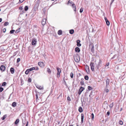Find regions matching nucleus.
<instances>
[{
	"label": "nucleus",
	"mask_w": 126,
	"mask_h": 126,
	"mask_svg": "<svg viewBox=\"0 0 126 126\" xmlns=\"http://www.w3.org/2000/svg\"><path fill=\"white\" fill-rule=\"evenodd\" d=\"M70 4V5L71 6L74 11H76V7L75 4L72 1L69 0L68 2V4Z\"/></svg>",
	"instance_id": "1"
},
{
	"label": "nucleus",
	"mask_w": 126,
	"mask_h": 126,
	"mask_svg": "<svg viewBox=\"0 0 126 126\" xmlns=\"http://www.w3.org/2000/svg\"><path fill=\"white\" fill-rule=\"evenodd\" d=\"M74 59L76 62L78 63L80 60V57L78 54H77L75 55L74 56Z\"/></svg>",
	"instance_id": "2"
},
{
	"label": "nucleus",
	"mask_w": 126,
	"mask_h": 126,
	"mask_svg": "<svg viewBox=\"0 0 126 126\" xmlns=\"http://www.w3.org/2000/svg\"><path fill=\"white\" fill-rule=\"evenodd\" d=\"M57 77L59 78L60 77V74L61 72V70L60 68L59 67H57Z\"/></svg>",
	"instance_id": "3"
},
{
	"label": "nucleus",
	"mask_w": 126,
	"mask_h": 126,
	"mask_svg": "<svg viewBox=\"0 0 126 126\" xmlns=\"http://www.w3.org/2000/svg\"><path fill=\"white\" fill-rule=\"evenodd\" d=\"M89 47L90 48H91V51L93 52L94 51V46L93 44L91 42L90 43Z\"/></svg>",
	"instance_id": "4"
},
{
	"label": "nucleus",
	"mask_w": 126,
	"mask_h": 126,
	"mask_svg": "<svg viewBox=\"0 0 126 126\" xmlns=\"http://www.w3.org/2000/svg\"><path fill=\"white\" fill-rule=\"evenodd\" d=\"M90 66H91L92 70L93 71H94V63L92 62H91L90 64Z\"/></svg>",
	"instance_id": "5"
},
{
	"label": "nucleus",
	"mask_w": 126,
	"mask_h": 126,
	"mask_svg": "<svg viewBox=\"0 0 126 126\" xmlns=\"http://www.w3.org/2000/svg\"><path fill=\"white\" fill-rule=\"evenodd\" d=\"M85 89V88L82 87H81L79 90V91L78 93V94L79 95H80L81 93V92Z\"/></svg>",
	"instance_id": "6"
},
{
	"label": "nucleus",
	"mask_w": 126,
	"mask_h": 126,
	"mask_svg": "<svg viewBox=\"0 0 126 126\" xmlns=\"http://www.w3.org/2000/svg\"><path fill=\"white\" fill-rule=\"evenodd\" d=\"M38 64L40 66L43 67L45 66V64L44 63L41 62H39L38 63Z\"/></svg>",
	"instance_id": "7"
},
{
	"label": "nucleus",
	"mask_w": 126,
	"mask_h": 126,
	"mask_svg": "<svg viewBox=\"0 0 126 126\" xmlns=\"http://www.w3.org/2000/svg\"><path fill=\"white\" fill-rule=\"evenodd\" d=\"M85 69L87 73H89L90 72L89 66L88 65H86L85 67Z\"/></svg>",
	"instance_id": "8"
},
{
	"label": "nucleus",
	"mask_w": 126,
	"mask_h": 126,
	"mask_svg": "<svg viewBox=\"0 0 126 126\" xmlns=\"http://www.w3.org/2000/svg\"><path fill=\"white\" fill-rule=\"evenodd\" d=\"M36 43V40L35 39H32V44L33 45H35Z\"/></svg>",
	"instance_id": "9"
},
{
	"label": "nucleus",
	"mask_w": 126,
	"mask_h": 126,
	"mask_svg": "<svg viewBox=\"0 0 126 126\" xmlns=\"http://www.w3.org/2000/svg\"><path fill=\"white\" fill-rule=\"evenodd\" d=\"M36 87L40 90H43V87L42 86H40L39 85H36Z\"/></svg>",
	"instance_id": "10"
},
{
	"label": "nucleus",
	"mask_w": 126,
	"mask_h": 126,
	"mask_svg": "<svg viewBox=\"0 0 126 126\" xmlns=\"http://www.w3.org/2000/svg\"><path fill=\"white\" fill-rule=\"evenodd\" d=\"M46 18H44L43 19L42 22V24L43 25L45 24L46 23Z\"/></svg>",
	"instance_id": "11"
},
{
	"label": "nucleus",
	"mask_w": 126,
	"mask_h": 126,
	"mask_svg": "<svg viewBox=\"0 0 126 126\" xmlns=\"http://www.w3.org/2000/svg\"><path fill=\"white\" fill-rule=\"evenodd\" d=\"M80 41L79 40H78L77 41V46L78 47H80L81 46V44L80 43Z\"/></svg>",
	"instance_id": "12"
},
{
	"label": "nucleus",
	"mask_w": 126,
	"mask_h": 126,
	"mask_svg": "<svg viewBox=\"0 0 126 126\" xmlns=\"http://www.w3.org/2000/svg\"><path fill=\"white\" fill-rule=\"evenodd\" d=\"M105 19L107 25L109 26L110 25V23L109 21L108 20L106 17H105Z\"/></svg>",
	"instance_id": "13"
},
{
	"label": "nucleus",
	"mask_w": 126,
	"mask_h": 126,
	"mask_svg": "<svg viewBox=\"0 0 126 126\" xmlns=\"http://www.w3.org/2000/svg\"><path fill=\"white\" fill-rule=\"evenodd\" d=\"M75 51L77 52H79L80 51V50L79 48L78 47H76L75 49Z\"/></svg>",
	"instance_id": "14"
},
{
	"label": "nucleus",
	"mask_w": 126,
	"mask_h": 126,
	"mask_svg": "<svg viewBox=\"0 0 126 126\" xmlns=\"http://www.w3.org/2000/svg\"><path fill=\"white\" fill-rule=\"evenodd\" d=\"M5 69V66L3 65L1 66L0 67V69L2 71H4Z\"/></svg>",
	"instance_id": "15"
},
{
	"label": "nucleus",
	"mask_w": 126,
	"mask_h": 126,
	"mask_svg": "<svg viewBox=\"0 0 126 126\" xmlns=\"http://www.w3.org/2000/svg\"><path fill=\"white\" fill-rule=\"evenodd\" d=\"M84 118V115L83 113L81 114V122L82 123H83V119Z\"/></svg>",
	"instance_id": "16"
},
{
	"label": "nucleus",
	"mask_w": 126,
	"mask_h": 126,
	"mask_svg": "<svg viewBox=\"0 0 126 126\" xmlns=\"http://www.w3.org/2000/svg\"><path fill=\"white\" fill-rule=\"evenodd\" d=\"M109 79H107L106 80V87H107L109 85Z\"/></svg>",
	"instance_id": "17"
},
{
	"label": "nucleus",
	"mask_w": 126,
	"mask_h": 126,
	"mask_svg": "<svg viewBox=\"0 0 126 126\" xmlns=\"http://www.w3.org/2000/svg\"><path fill=\"white\" fill-rule=\"evenodd\" d=\"M34 27V30H33L34 31H38V30L39 29V28L38 27L37 28L36 26H33Z\"/></svg>",
	"instance_id": "18"
},
{
	"label": "nucleus",
	"mask_w": 126,
	"mask_h": 126,
	"mask_svg": "<svg viewBox=\"0 0 126 126\" xmlns=\"http://www.w3.org/2000/svg\"><path fill=\"white\" fill-rule=\"evenodd\" d=\"M10 71L12 74H14V69L13 68H10Z\"/></svg>",
	"instance_id": "19"
},
{
	"label": "nucleus",
	"mask_w": 126,
	"mask_h": 126,
	"mask_svg": "<svg viewBox=\"0 0 126 126\" xmlns=\"http://www.w3.org/2000/svg\"><path fill=\"white\" fill-rule=\"evenodd\" d=\"M29 72L35 69V68L34 67L31 68L30 69H28Z\"/></svg>",
	"instance_id": "20"
},
{
	"label": "nucleus",
	"mask_w": 126,
	"mask_h": 126,
	"mask_svg": "<svg viewBox=\"0 0 126 126\" xmlns=\"http://www.w3.org/2000/svg\"><path fill=\"white\" fill-rule=\"evenodd\" d=\"M79 111L80 112H81L83 111V110L82 108L81 107H80L79 108Z\"/></svg>",
	"instance_id": "21"
},
{
	"label": "nucleus",
	"mask_w": 126,
	"mask_h": 126,
	"mask_svg": "<svg viewBox=\"0 0 126 126\" xmlns=\"http://www.w3.org/2000/svg\"><path fill=\"white\" fill-rule=\"evenodd\" d=\"M16 102H14L12 104V106L13 107H15L16 106Z\"/></svg>",
	"instance_id": "22"
},
{
	"label": "nucleus",
	"mask_w": 126,
	"mask_h": 126,
	"mask_svg": "<svg viewBox=\"0 0 126 126\" xmlns=\"http://www.w3.org/2000/svg\"><path fill=\"white\" fill-rule=\"evenodd\" d=\"M19 119H17L15 122V124H16L19 122Z\"/></svg>",
	"instance_id": "23"
},
{
	"label": "nucleus",
	"mask_w": 126,
	"mask_h": 126,
	"mask_svg": "<svg viewBox=\"0 0 126 126\" xmlns=\"http://www.w3.org/2000/svg\"><path fill=\"white\" fill-rule=\"evenodd\" d=\"M26 122V121L25 119L24 120L22 119V123L23 125H25Z\"/></svg>",
	"instance_id": "24"
},
{
	"label": "nucleus",
	"mask_w": 126,
	"mask_h": 126,
	"mask_svg": "<svg viewBox=\"0 0 126 126\" xmlns=\"http://www.w3.org/2000/svg\"><path fill=\"white\" fill-rule=\"evenodd\" d=\"M6 117L7 115H5L3 116V117H2L1 118V119L2 120H4V119Z\"/></svg>",
	"instance_id": "25"
},
{
	"label": "nucleus",
	"mask_w": 126,
	"mask_h": 126,
	"mask_svg": "<svg viewBox=\"0 0 126 126\" xmlns=\"http://www.w3.org/2000/svg\"><path fill=\"white\" fill-rule=\"evenodd\" d=\"M88 89L89 90H92V88L90 86H88Z\"/></svg>",
	"instance_id": "26"
},
{
	"label": "nucleus",
	"mask_w": 126,
	"mask_h": 126,
	"mask_svg": "<svg viewBox=\"0 0 126 126\" xmlns=\"http://www.w3.org/2000/svg\"><path fill=\"white\" fill-rule=\"evenodd\" d=\"M119 123L120 125H123V122L121 120L119 121Z\"/></svg>",
	"instance_id": "27"
},
{
	"label": "nucleus",
	"mask_w": 126,
	"mask_h": 126,
	"mask_svg": "<svg viewBox=\"0 0 126 126\" xmlns=\"http://www.w3.org/2000/svg\"><path fill=\"white\" fill-rule=\"evenodd\" d=\"M28 8L27 6H26L24 8L25 10L26 11H27L28 10Z\"/></svg>",
	"instance_id": "28"
},
{
	"label": "nucleus",
	"mask_w": 126,
	"mask_h": 126,
	"mask_svg": "<svg viewBox=\"0 0 126 126\" xmlns=\"http://www.w3.org/2000/svg\"><path fill=\"white\" fill-rule=\"evenodd\" d=\"M113 106V103L112 102L111 104H110L109 107L110 108H112Z\"/></svg>",
	"instance_id": "29"
},
{
	"label": "nucleus",
	"mask_w": 126,
	"mask_h": 126,
	"mask_svg": "<svg viewBox=\"0 0 126 126\" xmlns=\"http://www.w3.org/2000/svg\"><path fill=\"white\" fill-rule=\"evenodd\" d=\"M9 24V23L8 22H5L4 24V26H7V25H8Z\"/></svg>",
	"instance_id": "30"
},
{
	"label": "nucleus",
	"mask_w": 126,
	"mask_h": 126,
	"mask_svg": "<svg viewBox=\"0 0 126 126\" xmlns=\"http://www.w3.org/2000/svg\"><path fill=\"white\" fill-rule=\"evenodd\" d=\"M92 119L93 120L94 119V115L93 113L91 114Z\"/></svg>",
	"instance_id": "31"
},
{
	"label": "nucleus",
	"mask_w": 126,
	"mask_h": 126,
	"mask_svg": "<svg viewBox=\"0 0 126 126\" xmlns=\"http://www.w3.org/2000/svg\"><path fill=\"white\" fill-rule=\"evenodd\" d=\"M47 71L48 73H50L51 72V71L50 69L49 68H47Z\"/></svg>",
	"instance_id": "32"
},
{
	"label": "nucleus",
	"mask_w": 126,
	"mask_h": 126,
	"mask_svg": "<svg viewBox=\"0 0 126 126\" xmlns=\"http://www.w3.org/2000/svg\"><path fill=\"white\" fill-rule=\"evenodd\" d=\"M30 72L27 69L25 72L26 74L27 75L28 74L29 72Z\"/></svg>",
	"instance_id": "33"
},
{
	"label": "nucleus",
	"mask_w": 126,
	"mask_h": 126,
	"mask_svg": "<svg viewBox=\"0 0 126 126\" xmlns=\"http://www.w3.org/2000/svg\"><path fill=\"white\" fill-rule=\"evenodd\" d=\"M73 73L72 72L71 73H70V76L71 77V78H72L73 77Z\"/></svg>",
	"instance_id": "34"
},
{
	"label": "nucleus",
	"mask_w": 126,
	"mask_h": 126,
	"mask_svg": "<svg viewBox=\"0 0 126 126\" xmlns=\"http://www.w3.org/2000/svg\"><path fill=\"white\" fill-rule=\"evenodd\" d=\"M85 79L86 80H87L89 78L87 76H86L84 77Z\"/></svg>",
	"instance_id": "35"
},
{
	"label": "nucleus",
	"mask_w": 126,
	"mask_h": 126,
	"mask_svg": "<svg viewBox=\"0 0 126 126\" xmlns=\"http://www.w3.org/2000/svg\"><path fill=\"white\" fill-rule=\"evenodd\" d=\"M6 83L5 82H4L2 83V86H5L6 85Z\"/></svg>",
	"instance_id": "36"
},
{
	"label": "nucleus",
	"mask_w": 126,
	"mask_h": 126,
	"mask_svg": "<svg viewBox=\"0 0 126 126\" xmlns=\"http://www.w3.org/2000/svg\"><path fill=\"white\" fill-rule=\"evenodd\" d=\"M83 11V8H81L80 9V13H82Z\"/></svg>",
	"instance_id": "37"
},
{
	"label": "nucleus",
	"mask_w": 126,
	"mask_h": 126,
	"mask_svg": "<svg viewBox=\"0 0 126 126\" xmlns=\"http://www.w3.org/2000/svg\"><path fill=\"white\" fill-rule=\"evenodd\" d=\"M3 89L2 88H0V92H1L3 90Z\"/></svg>",
	"instance_id": "38"
},
{
	"label": "nucleus",
	"mask_w": 126,
	"mask_h": 126,
	"mask_svg": "<svg viewBox=\"0 0 126 126\" xmlns=\"http://www.w3.org/2000/svg\"><path fill=\"white\" fill-rule=\"evenodd\" d=\"M20 58H18L17 59V63H18V62L20 61Z\"/></svg>",
	"instance_id": "39"
},
{
	"label": "nucleus",
	"mask_w": 126,
	"mask_h": 126,
	"mask_svg": "<svg viewBox=\"0 0 126 126\" xmlns=\"http://www.w3.org/2000/svg\"><path fill=\"white\" fill-rule=\"evenodd\" d=\"M67 100L69 101H71V99H70V98L69 96H68L67 97Z\"/></svg>",
	"instance_id": "40"
},
{
	"label": "nucleus",
	"mask_w": 126,
	"mask_h": 126,
	"mask_svg": "<svg viewBox=\"0 0 126 126\" xmlns=\"http://www.w3.org/2000/svg\"><path fill=\"white\" fill-rule=\"evenodd\" d=\"M105 91L106 93H108L109 91V90L108 89H106Z\"/></svg>",
	"instance_id": "41"
},
{
	"label": "nucleus",
	"mask_w": 126,
	"mask_h": 126,
	"mask_svg": "<svg viewBox=\"0 0 126 126\" xmlns=\"http://www.w3.org/2000/svg\"><path fill=\"white\" fill-rule=\"evenodd\" d=\"M19 9L20 10H22L23 9V8L22 6H20L19 7Z\"/></svg>",
	"instance_id": "42"
},
{
	"label": "nucleus",
	"mask_w": 126,
	"mask_h": 126,
	"mask_svg": "<svg viewBox=\"0 0 126 126\" xmlns=\"http://www.w3.org/2000/svg\"><path fill=\"white\" fill-rule=\"evenodd\" d=\"M80 83L82 85H83L84 84V82L82 81H81L80 82Z\"/></svg>",
	"instance_id": "43"
},
{
	"label": "nucleus",
	"mask_w": 126,
	"mask_h": 126,
	"mask_svg": "<svg viewBox=\"0 0 126 126\" xmlns=\"http://www.w3.org/2000/svg\"><path fill=\"white\" fill-rule=\"evenodd\" d=\"M32 79L30 78H29L28 79V81L29 82H31V81Z\"/></svg>",
	"instance_id": "44"
},
{
	"label": "nucleus",
	"mask_w": 126,
	"mask_h": 126,
	"mask_svg": "<svg viewBox=\"0 0 126 126\" xmlns=\"http://www.w3.org/2000/svg\"><path fill=\"white\" fill-rule=\"evenodd\" d=\"M25 0H19V1L20 2V3L23 2Z\"/></svg>",
	"instance_id": "45"
},
{
	"label": "nucleus",
	"mask_w": 126,
	"mask_h": 126,
	"mask_svg": "<svg viewBox=\"0 0 126 126\" xmlns=\"http://www.w3.org/2000/svg\"><path fill=\"white\" fill-rule=\"evenodd\" d=\"M109 63H107L106 65H105V66H108L109 65Z\"/></svg>",
	"instance_id": "46"
},
{
	"label": "nucleus",
	"mask_w": 126,
	"mask_h": 126,
	"mask_svg": "<svg viewBox=\"0 0 126 126\" xmlns=\"http://www.w3.org/2000/svg\"><path fill=\"white\" fill-rule=\"evenodd\" d=\"M58 33L59 35H61L62 34V32H58Z\"/></svg>",
	"instance_id": "47"
},
{
	"label": "nucleus",
	"mask_w": 126,
	"mask_h": 126,
	"mask_svg": "<svg viewBox=\"0 0 126 126\" xmlns=\"http://www.w3.org/2000/svg\"><path fill=\"white\" fill-rule=\"evenodd\" d=\"M110 114V112L109 111H108L107 112V114L108 115V116H109Z\"/></svg>",
	"instance_id": "48"
},
{
	"label": "nucleus",
	"mask_w": 126,
	"mask_h": 126,
	"mask_svg": "<svg viewBox=\"0 0 126 126\" xmlns=\"http://www.w3.org/2000/svg\"><path fill=\"white\" fill-rule=\"evenodd\" d=\"M6 29L5 28H4L3 29V32H6Z\"/></svg>",
	"instance_id": "49"
},
{
	"label": "nucleus",
	"mask_w": 126,
	"mask_h": 126,
	"mask_svg": "<svg viewBox=\"0 0 126 126\" xmlns=\"http://www.w3.org/2000/svg\"><path fill=\"white\" fill-rule=\"evenodd\" d=\"M69 32H74V31L73 30H71L69 31Z\"/></svg>",
	"instance_id": "50"
},
{
	"label": "nucleus",
	"mask_w": 126,
	"mask_h": 126,
	"mask_svg": "<svg viewBox=\"0 0 126 126\" xmlns=\"http://www.w3.org/2000/svg\"><path fill=\"white\" fill-rule=\"evenodd\" d=\"M28 122H27V123L26 125V126H28Z\"/></svg>",
	"instance_id": "51"
},
{
	"label": "nucleus",
	"mask_w": 126,
	"mask_h": 126,
	"mask_svg": "<svg viewBox=\"0 0 126 126\" xmlns=\"http://www.w3.org/2000/svg\"><path fill=\"white\" fill-rule=\"evenodd\" d=\"M2 21V19L1 18H0V22H1Z\"/></svg>",
	"instance_id": "52"
},
{
	"label": "nucleus",
	"mask_w": 126,
	"mask_h": 126,
	"mask_svg": "<svg viewBox=\"0 0 126 126\" xmlns=\"http://www.w3.org/2000/svg\"><path fill=\"white\" fill-rule=\"evenodd\" d=\"M69 32L71 34H72L74 32Z\"/></svg>",
	"instance_id": "53"
},
{
	"label": "nucleus",
	"mask_w": 126,
	"mask_h": 126,
	"mask_svg": "<svg viewBox=\"0 0 126 126\" xmlns=\"http://www.w3.org/2000/svg\"><path fill=\"white\" fill-rule=\"evenodd\" d=\"M15 31L14 30H11L10 32H15Z\"/></svg>",
	"instance_id": "54"
},
{
	"label": "nucleus",
	"mask_w": 126,
	"mask_h": 126,
	"mask_svg": "<svg viewBox=\"0 0 126 126\" xmlns=\"http://www.w3.org/2000/svg\"><path fill=\"white\" fill-rule=\"evenodd\" d=\"M36 99L38 98V96H37V94H36Z\"/></svg>",
	"instance_id": "55"
},
{
	"label": "nucleus",
	"mask_w": 126,
	"mask_h": 126,
	"mask_svg": "<svg viewBox=\"0 0 126 126\" xmlns=\"http://www.w3.org/2000/svg\"><path fill=\"white\" fill-rule=\"evenodd\" d=\"M14 32H10V34H12Z\"/></svg>",
	"instance_id": "56"
},
{
	"label": "nucleus",
	"mask_w": 126,
	"mask_h": 126,
	"mask_svg": "<svg viewBox=\"0 0 126 126\" xmlns=\"http://www.w3.org/2000/svg\"><path fill=\"white\" fill-rule=\"evenodd\" d=\"M122 108H121L120 109V111H122Z\"/></svg>",
	"instance_id": "57"
},
{
	"label": "nucleus",
	"mask_w": 126,
	"mask_h": 126,
	"mask_svg": "<svg viewBox=\"0 0 126 126\" xmlns=\"http://www.w3.org/2000/svg\"><path fill=\"white\" fill-rule=\"evenodd\" d=\"M58 32H62V31L61 30H59Z\"/></svg>",
	"instance_id": "58"
},
{
	"label": "nucleus",
	"mask_w": 126,
	"mask_h": 126,
	"mask_svg": "<svg viewBox=\"0 0 126 126\" xmlns=\"http://www.w3.org/2000/svg\"><path fill=\"white\" fill-rule=\"evenodd\" d=\"M73 125H70L69 126H73Z\"/></svg>",
	"instance_id": "59"
},
{
	"label": "nucleus",
	"mask_w": 126,
	"mask_h": 126,
	"mask_svg": "<svg viewBox=\"0 0 126 126\" xmlns=\"http://www.w3.org/2000/svg\"><path fill=\"white\" fill-rule=\"evenodd\" d=\"M63 80H64V81H65V79H64V77L63 78Z\"/></svg>",
	"instance_id": "60"
},
{
	"label": "nucleus",
	"mask_w": 126,
	"mask_h": 126,
	"mask_svg": "<svg viewBox=\"0 0 126 126\" xmlns=\"http://www.w3.org/2000/svg\"><path fill=\"white\" fill-rule=\"evenodd\" d=\"M16 32V33H17V32Z\"/></svg>",
	"instance_id": "61"
},
{
	"label": "nucleus",
	"mask_w": 126,
	"mask_h": 126,
	"mask_svg": "<svg viewBox=\"0 0 126 126\" xmlns=\"http://www.w3.org/2000/svg\"><path fill=\"white\" fill-rule=\"evenodd\" d=\"M52 1H54V0H51Z\"/></svg>",
	"instance_id": "62"
},
{
	"label": "nucleus",
	"mask_w": 126,
	"mask_h": 126,
	"mask_svg": "<svg viewBox=\"0 0 126 126\" xmlns=\"http://www.w3.org/2000/svg\"><path fill=\"white\" fill-rule=\"evenodd\" d=\"M1 11V9H0V11Z\"/></svg>",
	"instance_id": "63"
},
{
	"label": "nucleus",
	"mask_w": 126,
	"mask_h": 126,
	"mask_svg": "<svg viewBox=\"0 0 126 126\" xmlns=\"http://www.w3.org/2000/svg\"><path fill=\"white\" fill-rule=\"evenodd\" d=\"M76 126H79L77 125Z\"/></svg>",
	"instance_id": "64"
}]
</instances>
